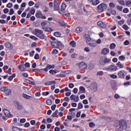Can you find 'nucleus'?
I'll return each instance as SVG.
<instances>
[{"label": "nucleus", "instance_id": "obj_1", "mask_svg": "<svg viewBox=\"0 0 131 131\" xmlns=\"http://www.w3.org/2000/svg\"><path fill=\"white\" fill-rule=\"evenodd\" d=\"M115 126L116 129L119 130H123V129H125L127 124H126V121L124 120H121L120 121H116L115 123Z\"/></svg>", "mask_w": 131, "mask_h": 131}, {"label": "nucleus", "instance_id": "obj_2", "mask_svg": "<svg viewBox=\"0 0 131 131\" xmlns=\"http://www.w3.org/2000/svg\"><path fill=\"white\" fill-rule=\"evenodd\" d=\"M43 31L41 30L35 29L33 31L32 33H33L34 35H36L37 37H39L41 39H45V38H46V35L43 34Z\"/></svg>", "mask_w": 131, "mask_h": 131}, {"label": "nucleus", "instance_id": "obj_3", "mask_svg": "<svg viewBox=\"0 0 131 131\" xmlns=\"http://www.w3.org/2000/svg\"><path fill=\"white\" fill-rule=\"evenodd\" d=\"M108 7V5L106 4H105L104 3H102L100 5L98 6V11L99 13H102V12H104L106 9H107Z\"/></svg>", "mask_w": 131, "mask_h": 131}, {"label": "nucleus", "instance_id": "obj_4", "mask_svg": "<svg viewBox=\"0 0 131 131\" xmlns=\"http://www.w3.org/2000/svg\"><path fill=\"white\" fill-rule=\"evenodd\" d=\"M1 92H4L6 96H10V95L12 94L11 90L8 89L7 87L6 86L1 88Z\"/></svg>", "mask_w": 131, "mask_h": 131}, {"label": "nucleus", "instance_id": "obj_5", "mask_svg": "<svg viewBox=\"0 0 131 131\" xmlns=\"http://www.w3.org/2000/svg\"><path fill=\"white\" fill-rule=\"evenodd\" d=\"M79 69L81 70H85L88 68V64L84 62H81L77 64Z\"/></svg>", "mask_w": 131, "mask_h": 131}, {"label": "nucleus", "instance_id": "obj_6", "mask_svg": "<svg viewBox=\"0 0 131 131\" xmlns=\"http://www.w3.org/2000/svg\"><path fill=\"white\" fill-rule=\"evenodd\" d=\"M90 88L92 92H97L98 90V84L96 82H94L91 84Z\"/></svg>", "mask_w": 131, "mask_h": 131}, {"label": "nucleus", "instance_id": "obj_7", "mask_svg": "<svg viewBox=\"0 0 131 131\" xmlns=\"http://www.w3.org/2000/svg\"><path fill=\"white\" fill-rule=\"evenodd\" d=\"M117 69V67L113 65L110 66L107 68L108 71H111V72H114V71H116Z\"/></svg>", "mask_w": 131, "mask_h": 131}, {"label": "nucleus", "instance_id": "obj_8", "mask_svg": "<svg viewBox=\"0 0 131 131\" xmlns=\"http://www.w3.org/2000/svg\"><path fill=\"white\" fill-rule=\"evenodd\" d=\"M117 75L119 78H124V76H125V72H124V71H120L118 72Z\"/></svg>", "mask_w": 131, "mask_h": 131}, {"label": "nucleus", "instance_id": "obj_9", "mask_svg": "<svg viewBox=\"0 0 131 131\" xmlns=\"http://www.w3.org/2000/svg\"><path fill=\"white\" fill-rule=\"evenodd\" d=\"M15 106L16 107L17 110H21V109H23V105L19 102H15Z\"/></svg>", "mask_w": 131, "mask_h": 131}, {"label": "nucleus", "instance_id": "obj_10", "mask_svg": "<svg viewBox=\"0 0 131 131\" xmlns=\"http://www.w3.org/2000/svg\"><path fill=\"white\" fill-rule=\"evenodd\" d=\"M64 48V45L61 42V41H58L56 43V47H54L55 49H63Z\"/></svg>", "mask_w": 131, "mask_h": 131}, {"label": "nucleus", "instance_id": "obj_11", "mask_svg": "<svg viewBox=\"0 0 131 131\" xmlns=\"http://www.w3.org/2000/svg\"><path fill=\"white\" fill-rule=\"evenodd\" d=\"M87 44L90 46V47H93L94 48L97 47L98 45L97 44V42H96L95 41H87Z\"/></svg>", "mask_w": 131, "mask_h": 131}, {"label": "nucleus", "instance_id": "obj_12", "mask_svg": "<svg viewBox=\"0 0 131 131\" xmlns=\"http://www.w3.org/2000/svg\"><path fill=\"white\" fill-rule=\"evenodd\" d=\"M3 112L5 114V115L6 116H7V117H9L10 118L13 117V115H12L10 113V111H9L7 110H3Z\"/></svg>", "mask_w": 131, "mask_h": 131}, {"label": "nucleus", "instance_id": "obj_13", "mask_svg": "<svg viewBox=\"0 0 131 131\" xmlns=\"http://www.w3.org/2000/svg\"><path fill=\"white\" fill-rule=\"evenodd\" d=\"M36 18H40L41 19H46L47 17L45 16H42L41 12H38L36 14Z\"/></svg>", "mask_w": 131, "mask_h": 131}, {"label": "nucleus", "instance_id": "obj_14", "mask_svg": "<svg viewBox=\"0 0 131 131\" xmlns=\"http://www.w3.org/2000/svg\"><path fill=\"white\" fill-rule=\"evenodd\" d=\"M110 51L108 48H103L101 50V54L102 55H107Z\"/></svg>", "mask_w": 131, "mask_h": 131}, {"label": "nucleus", "instance_id": "obj_15", "mask_svg": "<svg viewBox=\"0 0 131 131\" xmlns=\"http://www.w3.org/2000/svg\"><path fill=\"white\" fill-rule=\"evenodd\" d=\"M97 25L99 26V27H101L102 28H106L107 26H106V25L104 24L102 21H98L97 23Z\"/></svg>", "mask_w": 131, "mask_h": 131}, {"label": "nucleus", "instance_id": "obj_16", "mask_svg": "<svg viewBox=\"0 0 131 131\" xmlns=\"http://www.w3.org/2000/svg\"><path fill=\"white\" fill-rule=\"evenodd\" d=\"M83 37L85 38L86 42L88 43V41H91L92 40V39H91V37H90V35L86 34H84L83 35Z\"/></svg>", "mask_w": 131, "mask_h": 131}, {"label": "nucleus", "instance_id": "obj_17", "mask_svg": "<svg viewBox=\"0 0 131 131\" xmlns=\"http://www.w3.org/2000/svg\"><path fill=\"white\" fill-rule=\"evenodd\" d=\"M54 10L55 11H58L59 9H60V7L59 6V4L58 2H54Z\"/></svg>", "mask_w": 131, "mask_h": 131}, {"label": "nucleus", "instance_id": "obj_18", "mask_svg": "<svg viewBox=\"0 0 131 131\" xmlns=\"http://www.w3.org/2000/svg\"><path fill=\"white\" fill-rule=\"evenodd\" d=\"M5 46L6 48H7V49H9V50H13V47H12V44L7 42L5 44Z\"/></svg>", "mask_w": 131, "mask_h": 131}, {"label": "nucleus", "instance_id": "obj_19", "mask_svg": "<svg viewBox=\"0 0 131 131\" xmlns=\"http://www.w3.org/2000/svg\"><path fill=\"white\" fill-rule=\"evenodd\" d=\"M58 23L61 26H62V27H65V26H66V23H65L62 19H59Z\"/></svg>", "mask_w": 131, "mask_h": 131}, {"label": "nucleus", "instance_id": "obj_20", "mask_svg": "<svg viewBox=\"0 0 131 131\" xmlns=\"http://www.w3.org/2000/svg\"><path fill=\"white\" fill-rule=\"evenodd\" d=\"M18 68L19 69V70H20V71L23 72L25 71V68H26L25 64H20L18 66Z\"/></svg>", "mask_w": 131, "mask_h": 131}, {"label": "nucleus", "instance_id": "obj_21", "mask_svg": "<svg viewBox=\"0 0 131 131\" xmlns=\"http://www.w3.org/2000/svg\"><path fill=\"white\" fill-rule=\"evenodd\" d=\"M53 83L54 84H56V81H48V82H47L45 83V85H52V84H53Z\"/></svg>", "mask_w": 131, "mask_h": 131}, {"label": "nucleus", "instance_id": "obj_22", "mask_svg": "<svg viewBox=\"0 0 131 131\" xmlns=\"http://www.w3.org/2000/svg\"><path fill=\"white\" fill-rule=\"evenodd\" d=\"M100 65L103 66L105 65V60L104 59V57H101L99 61Z\"/></svg>", "mask_w": 131, "mask_h": 131}, {"label": "nucleus", "instance_id": "obj_23", "mask_svg": "<svg viewBox=\"0 0 131 131\" xmlns=\"http://www.w3.org/2000/svg\"><path fill=\"white\" fill-rule=\"evenodd\" d=\"M117 67L120 68L121 69H122V68H123L124 67L123 64L121 63L120 61H119L117 63Z\"/></svg>", "mask_w": 131, "mask_h": 131}, {"label": "nucleus", "instance_id": "obj_24", "mask_svg": "<svg viewBox=\"0 0 131 131\" xmlns=\"http://www.w3.org/2000/svg\"><path fill=\"white\" fill-rule=\"evenodd\" d=\"M108 12H109V13H111V14H112V15H116V11L113 9H109Z\"/></svg>", "mask_w": 131, "mask_h": 131}, {"label": "nucleus", "instance_id": "obj_25", "mask_svg": "<svg viewBox=\"0 0 131 131\" xmlns=\"http://www.w3.org/2000/svg\"><path fill=\"white\" fill-rule=\"evenodd\" d=\"M104 60V63L105 64H107L108 63H110L111 62V60L107 57H103Z\"/></svg>", "mask_w": 131, "mask_h": 131}, {"label": "nucleus", "instance_id": "obj_26", "mask_svg": "<svg viewBox=\"0 0 131 131\" xmlns=\"http://www.w3.org/2000/svg\"><path fill=\"white\" fill-rule=\"evenodd\" d=\"M51 64H48L47 67L45 69H44V71H45L46 72H48V71H49L50 69H51Z\"/></svg>", "mask_w": 131, "mask_h": 131}, {"label": "nucleus", "instance_id": "obj_27", "mask_svg": "<svg viewBox=\"0 0 131 131\" xmlns=\"http://www.w3.org/2000/svg\"><path fill=\"white\" fill-rule=\"evenodd\" d=\"M75 97H76V95H74L72 94V95L70 96V100H71V101H74V102H75V100H76Z\"/></svg>", "mask_w": 131, "mask_h": 131}, {"label": "nucleus", "instance_id": "obj_28", "mask_svg": "<svg viewBox=\"0 0 131 131\" xmlns=\"http://www.w3.org/2000/svg\"><path fill=\"white\" fill-rule=\"evenodd\" d=\"M115 47H116V45L114 43H112L110 45V49H111V50H114Z\"/></svg>", "mask_w": 131, "mask_h": 131}, {"label": "nucleus", "instance_id": "obj_29", "mask_svg": "<svg viewBox=\"0 0 131 131\" xmlns=\"http://www.w3.org/2000/svg\"><path fill=\"white\" fill-rule=\"evenodd\" d=\"M70 45L72 46L73 48H75V47H76V42H75V41H71Z\"/></svg>", "mask_w": 131, "mask_h": 131}, {"label": "nucleus", "instance_id": "obj_30", "mask_svg": "<svg viewBox=\"0 0 131 131\" xmlns=\"http://www.w3.org/2000/svg\"><path fill=\"white\" fill-rule=\"evenodd\" d=\"M57 72H58V71H57V70H51L49 71V73H50V74H52V75H55V74H56V73H57Z\"/></svg>", "mask_w": 131, "mask_h": 131}, {"label": "nucleus", "instance_id": "obj_31", "mask_svg": "<svg viewBox=\"0 0 131 131\" xmlns=\"http://www.w3.org/2000/svg\"><path fill=\"white\" fill-rule=\"evenodd\" d=\"M42 29L44 30V31H46L48 32H50V31H52V29L50 28L43 27L42 28Z\"/></svg>", "mask_w": 131, "mask_h": 131}, {"label": "nucleus", "instance_id": "obj_32", "mask_svg": "<svg viewBox=\"0 0 131 131\" xmlns=\"http://www.w3.org/2000/svg\"><path fill=\"white\" fill-rule=\"evenodd\" d=\"M82 31V28L81 27H78L76 29V32L77 33H80Z\"/></svg>", "mask_w": 131, "mask_h": 131}, {"label": "nucleus", "instance_id": "obj_33", "mask_svg": "<svg viewBox=\"0 0 131 131\" xmlns=\"http://www.w3.org/2000/svg\"><path fill=\"white\" fill-rule=\"evenodd\" d=\"M118 3H119L120 4V5H122V6L125 5V2L123 0H119L118 1Z\"/></svg>", "mask_w": 131, "mask_h": 131}, {"label": "nucleus", "instance_id": "obj_34", "mask_svg": "<svg viewBox=\"0 0 131 131\" xmlns=\"http://www.w3.org/2000/svg\"><path fill=\"white\" fill-rule=\"evenodd\" d=\"M108 75H109L110 77H111V78H113V79H115L117 78V76L116 75L110 74Z\"/></svg>", "mask_w": 131, "mask_h": 131}, {"label": "nucleus", "instance_id": "obj_35", "mask_svg": "<svg viewBox=\"0 0 131 131\" xmlns=\"http://www.w3.org/2000/svg\"><path fill=\"white\" fill-rule=\"evenodd\" d=\"M54 35L56 36V37H60L61 36V33L59 32H56L54 33Z\"/></svg>", "mask_w": 131, "mask_h": 131}, {"label": "nucleus", "instance_id": "obj_36", "mask_svg": "<svg viewBox=\"0 0 131 131\" xmlns=\"http://www.w3.org/2000/svg\"><path fill=\"white\" fill-rule=\"evenodd\" d=\"M12 130L13 131H22L21 129H20L17 127H12Z\"/></svg>", "mask_w": 131, "mask_h": 131}, {"label": "nucleus", "instance_id": "obj_37", "mask_svg": "<svg viewBox=\"0 0 131 131\" xmlns=\"http://www.w3.org/2000/svg\"><path fill=\"white\" fill-rule=\"evenodd\" d=\"M66 4L65 3H62L61 5V10H62V11H65V9H66Z\"/></svg>", "mask_w": 131, "mask_h": 131}, {"label": "nucleus", "instance_id": "obj_38", "mask_svg": "<svg viewBox=\"0 0 131 131\" xmlns=\"http://www.w3.org/2000/svg\"><path fill=\"white\" fill-rule=\"evenodd\" d=\"M119 59L120 61H124L125 60V56H124L123 55L120 56L119 57Z\"/></svg>", "mask_w": 131, "mask_h": 131}, {"label": "nucleus", "instance_id": "obj_39", "mask_svg": "<svg viewBox=\"0 0 131 131\" xmlns=\"http://www.w3.org/2000/svg\"><path fill=\"white\" fill-rule=\"evenodd\" d=\"M100 4V1L96 0L94 2H92V5H94L95 6H97V5H99Z\"/></svg>", "mask_w": 131, "mask_h": 131}, {"label": "nucleus", "instance_id": "obj_40", "mask_svg": "<svg viewBox=\"0 0 131 131\" xmlns=\"http://www.w3.org/2000/svg\"><path fill=\"white\" fill-rule=\"evenodd\" d=\"M103 74H104V72L100 71L97 72L96 75L101 76V75H103Z\"/></svg>", "mask_w": 131, "mask_h": 131}, {"label": "nucleus", "instance_id": "obj_41", "mask_svg": "<svg viewBox=\"0 0 131 131\" xmlns=\"http://www.w3.org/2000/svg\"><path fill=\"white\" fill-rule=\"evenodd\" d=\"M83 107V105H82V103H79L78 104V109H82Z\"/></svg>", "mask_w": 131, "mask_h": 131}, {"label": "nucleus", "instance_id": "obj_42", "mask_svg": "<svg viewBox=\"0 0 131 131\" xmlns=\"http://www.w3.org/2000/svg\"><path fill=\"white\" fill-rule=\"evenodd\" d=\"M23 97L25 98V99H29V98H30V96L24 93L23 94Z\"/></svg>", "mask_w": 131, "mask_h": 131}, {"label": "nucleus", "instance_id": "obj_43", "mask_svg": "<svg viewBox=\"0 0 131 131\" xmlns=\"http://www.w3.org/2000/svg\"><path fill=\"white\" fill-rule=\"evenodd\" d=\"M28 83H30V84H32V85H35V82L34 81H31L29 80H27Z\"/></svg>", "mask_w": 131, "mask_h": 131}, {"label": "nucleus", "instance_id": "obj_44", "mask_svg": "<svg viewBox=\"0 0 131 131\" xmlns=\"http://www.w3.org/2000/svg\"><path fill=\"white\" fill-rule=\"evenodd\" d=\"M47 105H52V100L48 99L46 101Z\"/></svg>", "mask_w": 131, "mask_h": 131}, {"label": "nucleus", "instance_id": "obj_45", "mask_svg": "<svg viewBox=\"0 0 131 131\" xmlns=\"http://www.w3.org/2000/svg\"><path fill=\"white\" fill-rule=\"evenodd\" d=\"M123 28L125 30H128V29H129V27H128V26H127V25H124L123 26Z\"/></svg>", "mask_w": 131, "mask_h": 131}, {"label": "nucleus", "instance_id": "obj_46", "mask_svg": "<svg viewBox=\"0 0 131 131\" xmlns=\"http://www.w3.org/2000/svg\"><path fill=\"white\" fill-rule=\"evenodd\" d=\"M15 13V11H14V9L13 8L10 9L9 15H13Z\"/></svg>", "mask_w": 131, "mask_h": 131}, {"label": "nucleus", "instance_id": "obj_47", "mask_svg": "<svg viewBox=\"0 0 131 131\" xmlns=\"http://www.w3.org/2000/svg\"><path fill=\"white\" fill-rule=\"evenodd\" d=\"M109 6L110 8H115V5H114V3H110L109 4Z\"/></svg>", "mask_w": 131, "mask_h": 131}, {"label": "nucleus", "instance_id": "obj_48", "mask_svg": "<svg viewBox=\"0 0 131 131\" xmlns=\"http://www.w3.org/2000/svg\"><path fill=\"white\" fill-rule=\"evenodd\" d=\"M30 38H31L32 39H34V40H37L38 38H37L36 37L34 36H30Z\"/></svg>", "mask_w": 131, "mask_h": 131}, {"label": "nucleus", "instance_id": "obj_49", "mask_svg": "<svg viewBox=\"0 0 131 131\" xmlns=\"http://www.w3.org/2000/svg\"><path fill=\"white\" fill-rule=\"evenodd\" d=\"M118 24L120 26L122 25L124 23V20L122 19L118 22Z\"/></svg>", "mask_w": 131, "mask_h": 131}, {"label": "nucleus", "instance_id": "obj_50", "mask_svg": "<svg viewBox=\"0 0 131 131\" xmlns=\"http://www.w3.org/2000/svg\"><path fill=\"white\" fill-rule=\"evenodd\" d=\"M56 107H57V105L56 104H54L53 105H52L51 106V109L53 111H55V109H56Z\"/></svg>", "mask_w": 131, "mask_h": 131}, {"label": "nucleus", "instance_id": "obj_51", "mask_svg": "<svg viewBox=\"0 0 131 131\" xmlns=\"http://www.w3.org/2000/svg\"><path fill=\"white\" fill-rule=\"evenodd\" d=\"M7 8H12L13 7V4L9 3L7 5Z\"/></svg>", "mask_w": 131, "mask_h": 131}, {"label": "nucleus", "instance_id": "obj_52", "mask_svg": "<svg viewBox=\"0 0 131 131\" xmlns=\"http://www.w3.org/2000/svg\"><path fill=\"white\" fill-rule=\"evenodd\" d=\"M59 13L61 15H64V14H65V10H63L61 9V10H60L59 11Z\"/></svg>", "mask_w": 131, "mask_h": 131}, {"label": "nucleus", "instance_id": "obj_53", "mask_svg": "<svg viewBox=\"0 0 131 131\" xmlns=\"http://www.w3.org/2000/svg\"><path fill=\"white\" fill-rule=\"evenodd\" d=\"M82 103L84 105H86L87 104H89V101H88V100L84 99V100H83Z\"/></svg>", "mask_w": 131, "mask_h": 131}, {"label": "nucleus", "instance_id": "obj_54", "mask_svg": "<svg viewBox=\"0 0 131 131\" xmlns=\"http://www.w3.org/2000/svg\"><path fill=\"white\" fill-rule=\"evenodd\" d=\"M89 126H90V127H95V123H94L93 122L90 123Z\"/></svg>", "mask_w": 131, "mask_h": 131}, {"label": "nucleus", "instance_id": "obj_55", "mask_svg": "<svg viewBox=\"0 0 131 131\" xmlns=\"http://www.w3.org/2000/svg\"><path fill=\"white\" fill-rule=\"evenodd\" d=\"M58 53H59V51L56 49L53 50L52 52V54H58Z\"/></svg>", "mask_w": 131, "mask_h": 131}, {"label": "nucleus", "instance_id": "obj_56", "mask_svg": "<svg viewBox=\"0 0 131 131\" xmlns=\"http://www.w3.org/2000/svg\"><path fill=\"white\" fill-rule=\"evenodd\" d=\"M3 12L5 13V14H8L9 13V9L6 8L4 9Z\"/></svg>", "mask_w": 131, "mask_h": 131}, {"label": "nucleus", "instance_id": "obj_57", "mask_svg": "<svg viewBox=\"0 0 131 131\" xmlns=\"http://www.w3.org/2000/svg\"><path fill=\"white\" fill-rule=\"evenodd\" d=\"M117 10H119V11H122L123 7L122 6H117Z\"/></svg>", "mask_w": 131, "mask_h": 131}, {"label": "nucleus", "instance_id": "obj_58", "mask_svg": "<svg viewBox=\"0 0 131 131\" xmlns=\"http://www.w3.org/2000/svg\"><path fill=\"white\" fill-rule=\"evenodd\" d=\"M25 67L26 68H29L30 67V64L29 63V62H26L25 64Z\"/></svg>", "mask_w": 131, "mask_h": 131}, {"label": "nucleus", "instance_id": "obj_59", "mask_svg": "<svg viewBox=\"0 0 131 131\" xmlns=\"http://www.w3.org/2000/svg\"><path fill=\"white\" fill-rule=\"evenodd\" d=\"M79 89L80 91H81V92H84L85 91V88H84L83 86H80Z\"/></svg>", "mask_w": 131, "mask_h": 131}, {"label": "nucleus", "instance_id": "obj_60", "mask_svg": "<svg viewBox=\"0 0 131 131\" xmlns=\"http://www.w3.org/2000/svg\"><path fill=\"white\" fill-rule=\"evenodd\" d=\"M84 98H85V95H84V94H82L80 96V99H81V100H83Z\"/></svg>", "mask_w": 131, "mask_h": 131}, {"label": "nucleus", "instance_id": "obj_61", "mask_svg": "<svg viewBox=\"0 0 131 131\" xmlns=\"http://www.w3.org/2000/svg\"><path fill=\"white\" fill-rule=\"evenodd\" d=\"M22 75L24 77H28V74H27V73H23Z\"/></svg>", "mask_w": 131, "mask_h": 131}, {"label": "nucleus", "instance_id": "obj_62", "mask_svg": "<svg viewBox=\"0 0 131 131\" xmlns=\"http://www.w3.org/2000/svg\"><path fill=\"white\" fill-rule=\"evenodd\" d=\"M123 13H127V12H128V9H127V8H124V9L123 10Z\"/></svg>", "mask_w": 131, "mask_h": 131}, {"label": "nucleus", "instance_id": "obj_63", "mask_svg": "<svg viewBox=\"0 0 131 131\" xmlns=\"http://www.w3.org/2000/svg\"><path fill=\"white\" fill-rule=\"evenodd\" d=\"M131 1H128L126 2V6H130Z\"/></svg>", "mask_w": 131, "mask_h": 131}, {"label": "nucleus", "instance_id": "obj_64", "mask_svg": "<svg viewBox=\"0 0 131 131\" xmlns=\"http://www.w3.org/2000/svg\"><path fill=\"white\" fill-rule=\"evenodd\" d=\"M49 94H50V92H43L42 93L43 96H48V95H49Z\"/></svg>", "mask_w": 131, "mask_h": 131}]
</instances>
